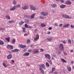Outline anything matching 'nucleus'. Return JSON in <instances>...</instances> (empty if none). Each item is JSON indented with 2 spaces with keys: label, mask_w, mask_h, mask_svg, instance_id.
Masks as SVG:
<instances>
[{
  "label": "nucleus",
  "mask_w": 74,
  "mask_h": 74,
  "mask_svg": "<svg viewBox=\"0 0 74 74\" xmlns=\"http://www.w3.org/2000/svg\"><path fill=\"white\" fill-rule=\"evenodd\" d=\"M62 17L65 19H71V17H70L68 15H66L65 14H63L62 15Z\"/></svg>",
  "instance_id": "obj_1"
},
{
  "label": "nucleus",
  "mask_w": 74,
  "mask_h": 74,
  "mask_svg": "<svg viewBox=\"0 0 74 74\" xmlns=\"http://www.w3.org/2000/svg\"><path fill=\"white\" fill-rule=\"evenodd\" d=\"M45 58L48 59H51V56L49 54L46 53L45 55Z\"/></svg>",
  "instance_id": "obj_2"
},
{
  "label": "nucleus",
  "mask_w": 74,
  "mask_h": 74,
  "mask_svg": "<svg viewBox=\"0 0 74 74\" xmlns=\"http://www.w3.org/2000/svg\"><path fill=\"white\" fill-rule=\"evenodd\" d=\"M40 14L43 16H47L48 15V13L47 12H42L40 13Z\"/></svg>",
  "instance_id": "obj_3"
},
{
  "label": "nucleus",
  "mask_w": 74,
  "mask_h": 74,
  "mask_svg": "<svg viewBox=\"0 0 74 74\" xmlns=\"http://www.w3.org/2000/svg\"><path fill=\"white\" fill-rule=\"evenodd\" d=\"M39 68L40 69H44L45 70V65L44 64H42L39 66Z\"/></svg>",
  "instance_id": "obj_4"
},
{
  "label": "nucleus",
  "mask_w": 74,
  "mask_h": 74,
  "mask_svg": "<svg viewBox=\"0 0 74 74\" xmlns=\"http://www.w3.org/2000/svg\"><path fill=\"white\" fill-rule=\"evenodd\" d=\"M7 47L8 49H13V46L9 45H8L7 46Z\"/></svg>",
  "instance_id": "obj_5"
},
{
  "label": "nucleus",
  "mask_w": 74,
  "mask_h": 74,
  "mask_svg": "<svg viewBox=\"0 0 74 74\" xmlns=\"http://www.w3.org/2000/svg\"><path fill=\"white\" fill-rule=\"evenodd\" d=\"M30 8L32 10H36V8L33 5H30Z\"/></svg>",
  "instance_id": "obj_6"
},
{
  "label": "nucleus",
  "mask_w": 74,
  "mask_h": 74,
  "mask_svg": "<svg viewBox=\"0 0 74 74\" xmlns=\"http://www.w3.org/2000/svg\"><path fill=\"white\" fill-rule=\"evenodd\" d=\"M17 8V7H16V5H14L13 8H11L10 9V11H14V10H15V9H16Z\"/></svg>",
  "instance_id": "obj_7"
},
{
  "label": "nucleus",
  "mask_w": 74,
  "mask_h": 74,
  "mask_svg": "<svg viewBox=\"0 0 74 74\" xmlns=\"http://www.w3.org/2000/svg\"><path fill=\"white\" fill-rule=\"evenodd\" d=\"M59 48L60 50H63V45L61 44L59 47Z\"/></svg>",
  "instance_id": "obj_8"
},
{
  "label": "nucleus",
  "mask_w": 74,
  "mask_h": 74,
  "mask_svg": "<svg viewBox=\"0 0 74 74\" xmlns=\"http://www.w3.org/2000/svg\"><path fill=\"white\" fill-rule=\"evenodd\" d=\"M38 39H39V35L38 34H37L36 36V38H34V40L35 41H37Z\"/></svg>",
  "instance_id": "obj_9"
},
{
  "label": "nucleus",
  "mask_w": 74,
  "mask_h": 74,
  "mask_svg": "<svg viewBox=\"0 0 74 74\" xmlns=\"http://www.w3.org/2000/svg\"><path fill=\"white\" fill-rule=\"evenodd\" d=\"M28 8L29 6L27 5L25 6L24 7H22L23 10H27V9H28Z\"/></svg>",
  "instance_id": "obj_10"
},
{
  "label": "nucleus",
  "mask_w": 74,
  "mask_h": 74,
  "mask_svg": "<svg viewBox=\"0 0 74 74\" xmlns=\"http://www.w3.org/2000/svg\"><path fill=\"white\" fill-rule=\"evenodd\" d=\"M65 4H67V5H70V4H71V2L70 1H68L65 3Z\"/></svg>",
  "instance_id": "obj_11"
},
{
  "label": "nucleus",
  "mask_w": 74,
  "mask_h": 74,
  "mask_svg": "<svg viewBox=\"0 0 74 74\" xmlns=\"http://www.w3.org/2000/svg\"><path fill=\"white\" fill-rule=\"evenodd\" d=\"M70 26V24L68 23L67 24L64 25L63 26V27H68Z\"/></svg>",
  "instance_id": "obj_12"
},
{
  "label": "nucleus",
  "mask_w": 74,
  "mask_h": 74,
  "mask_svg": "<svg viewBox=\"0 0 74 74\" xmlns=\"http://www.w3.org/2000/svg\"><path fill=\"white\" fill-rule=\"evenodd\" d=\"M39 70L40 71L41 73L42 74H44V71L42 69V68H39Z\"/></svg>",
  "instance_id": "obj_13"
},
{
  "label": "nucleus",
  "mask_w": 74,
  "mask_h": 74,
  "mask_svg": "<svg viewBox=\"0 0 74 74\" xmlns=\"http://www.w3.org/2000/svg\"><path fill=\"white\" fill-rule=\"evenodd\" d=\"M29 53L28 52L25 53H24L23 56H29Z\"/></svg>",
  "instance_id": "obj_14"
},
{
  "label": "nucleus",
  "mask_w": 74,
  "mask_h": 74,
  "mask_svg": "<svg viewBox=\"0 0 74 74\" xmlns=\"http://www.w3.org/2000/svg\"><path fill=\"white\" fill-rule=\"evenodd\" d=\"M39 52L38 51V50L37 49H35L34 50V53L36 54V53H38Z\"/></svg>",
  "instance_id": "obj_15"
},
{
  "label": "nucleus",
  "mask_w": 74,
  "mask_h": 74,
  "mask_svg": "<svg viewBox=\"0 0 74 74\" xmlns=\"http://www.w3.org/2000/svg\"><path fill=\"white\" fill-rule=\"evenodd\" d=\"M7 58L8 59H11L12 58V55L11 54H10L7 56Z\"/></svg>",
  "instance_id": "obj_16"
},
{
  "label": "nucleus",
  "mask_w": 74,
  "mask_h": 74,
  "mask_svg": "<svg viewBox=\"0 0 74 74\" xmlns=\"http://www.w3.org/2000/svg\"><path fill=\"white\" fill-rule=\"evenodd\" d=\"M18 51H19V49H15L13 50H12L11 51L12 52H18Z\"/></svg>",
  "instance_id": "obj_17"
},
{
  "label": "nucleus",
  "mask_w": 74,
  "mask_h": 74,
  "mask_svg": "<svg viewBox=\"0 0 74 74\" xmlns=\"http://www.w3.org/2000/svg\"><path fill=\"white\" fill-rule=\"evenodd\" d=\"M66 69L68 71H69L70 72L71 71V67H70V66H67Z\"/></svg>",
  "instance_id": "obj_18"
},
{
  "label": "nucleus",
  "mask_w": 74,
  "mask_h": 74,
  "mask_svg": "<svg viewBox=\"0 0 74 74\" xmlns=\"http://www.w3.org/2000/svg\"><path fill=\"white\" fill-rule=\"evenodd\" d=\"M20 47L21 48H25L26 47V45H20Z\"/></svg>",
  "instance_id": "obj_19"
},
{
  "label": "nucleus",
  "mask_w": 74,
  "mask_h": 74,
  "mask_svg": "<svg viewBox=\"0 0 74 74\" xmlns=\"http://www.w3.org/2000/svg\"><path fill=\"white\" fill-rule=\"evenodd\" d=\"M61 60L62 62H63V63H67V61H66V60H65L64 59L62 58L61 59Z\"/></svg>",
  "instance_id": "obj_20"
},
{
  "label": "nucleus",
  "mask_w": 74,
  "mask_h": 74,
  "mask_svg": "<svg viewBox=\"0 0 74 74\" xmlns=\"http://www.w3.org/2000/svg\"><path fill=\"white\" fill-rule=\"evenodd\" d=\"M65 7H66V5H60V8H65Z\"/></svg>",
  "instance_id": "obj_21"
},
{
  "label": "nucleus",
  "mask_w": 74,
  "mask_h": 74,
  "mask_svg": "<svg viewBox=\"0 0 74 74\" xmlns=\"http://www.w3.org/2000/svg\"><path fill=\"white\" fill-rule=\"evenodd\" d=\"M55 67H52L51 69L52 71L51 72V73H53V71H55Z\"/></svg>",
  "instance_id": "obj_22"
},
{
  "label": "nucleus",
  "mask_w": 74,
  "mask_h": 74,
  "mask_svg": "<svg viewBox=\"0 0 74 74\" xmlns=\"http://www.w3.org/2000/svg\"><path fill=\"white\" fill-rule=\"evenodd\" d=\"M23 23H24V22L23 21H21L19 22V25L20 26H21V25H23Z\"/></svg>",
  "instance_id": "obj_23"
},
{
  "label": "nucleus",
  "mask_w": 74,
  "mask_h": 74,
  "mask_svg": "<svg viewBox=\"0 0 74 74\" xmlns=\"http://www.w3.org/2000/svg\"><path fill=\"white\" fill-rule=\"evenodd\" d=\"M56 6V4H51V6L53 8H55V7Z\"/></svg>",
  "instance_id": "obj_24"
},
{
  "label": "nucleus",
  "mask_w": 74,
  "mask_h": 74,
  "mask_svg": "<svg viewBox=\"0 0 74 74\" xmlns=\"http://www.w3.org/2000/svg\"><path fill=\"white\" fill-rule=\"evenodd\" d=\"M16 0H13V4L14 5H16V2L15 1Z\"/></svg>",
  "instance_id": "obj_25"
},
{
  "label": "nucleus",
  "mask_w": 74,
  "mask_h": 74,
  "mask_svg": "<svg viewBox=\"0 0 74 74\" xmlns=\"http://www.w3.org/2000/svg\"><path fill=\"white\" fill-rule=\"evenodd\" d=\"M0 45H4V42L1 40H0Z\"/></svg>",
  "instance_id": "obj_26"
},
{
  "label": "nucleus",
  "mask_w": 74,
  "mask_h": 74,
  "mask_svg": "<svg viewBox=\"0 0 74 74\" xmlns=\"http://www.w3.org/2000/svg\"><path fill=\"white\" fill-rule=\"evenodd\" d=\"M34 16H35V14H33L31 16V19H33L34 18Z\"/></svg>",
  "instance_id": "obj_27"
},
{
  "label": "nucleus",
  "mask_w": 74,
  "mask_h": 74,
  "mask_svg": "<svg viewBox=\"0 0 74 74\" xmlns=\"http://www.w3.org/2000/svg\"><path fill=\"white\" fill-rule=\"evenodd\" d=\"M5 40L7 41L8 42H10V38H5Z\"/></svg>",
  "instance_id": "obj_28"
},
{
  "label": "nucleus",
  "mask_w": 74,
  "mask_h": 74,
  "mask_svg": "<svg viewBox=\"0 0 74 74\" xmlns=\"http://www.w3.org/2000/svg\"><path fill=\"white\" fill-rule=\"evenodd\" d=\"M9 23H12L14 22V21L13 20H11L9 21Z\"/></svg>",
  "instance_id": "obj_29"
},
{
  "label": "nucleus",
  "mask_w": 74,
  "mask_h": 74,
  "mask_svg": "<svg viewBox=\"0 0 74 74\" xmlns=\"http://www.w3.org/2000/svg\"><path fill=\"white\" fill-rule=\"evenodd\" d=\"M48 62H49V63L51 65H52V61H51V60H48Z\"/></svg>",
  "instance_id": "obj_30"
},
{
  "label": "nucleus",
  "mask_w": 74,
  "mask_h": 74,
  "mask_svg": "<svg viewBox=\"0 0 74 74\" xmlns=\"http://www.w3.org/2000/svg\"><path fill=\"white\" fill-rule=\"evenodd\" d=\"M42 27H45V24L44 23H42L41 24Z\"/></svg>",
  "instance_id": "obj_31"
},
{
  "label": "nucleus",
  "mask_w": 74,
  "mask_h": 74,
  "mask_svg": "<svg viewBox=\"0 0 74 74\" xmlns=\"http://www.w3.org/2000/svg\"><path fill=\"white\" fill-rule=\"evenodd\" d=\"M15 42V40L14 39H13L12 41V44H14Z\"/></svg>",
  "instance_id": "obj_32"
},
{
  "label": "nucleus",
  "mask_w": 74,
  "mask_h": 74,
  "mask_svg": "<svg viewBox=\"0 0 74 74\" xmlns=\"http://www.w3.org/2000/svg\"><path fill=\"white\" fill-rule=\"evenodd\" d=\"M16 5L17 8H19V7H21V5L19 4H18Z\"/></svg>",
  "instance_id": "obj_33"
},
{
  "label": "nucleus",
  "mask_w": 74,
  "mask_h": 74,
  "mask_svg": "<svg viewBox=\"0 0 74 74\" xmlns=\"http://www.w3.org/2000/svg\"><path fill=\"white\" fill-rule=\"evenodd\" d=\"M22 29H23V32H26V31L25 30V29H26V28H23V27H22Z\"/></svg>",
  "instance_id": "obj_34"
},
{
  "label": "nucleus",
  "mask_w": 74,
  "mask_h": 74,
  "mask_svg": "<svg viewBox=\"0 0 74 74\" xmlns=\"http://www.w3.org/2000/svg\"><path fill=\"white\" fill-rule=\"evenodd\" d=\"M56 1H60L62 3H63L64 2V1H63V0H55Z\"/></svg>",
  "instance_id": "obj_35"
},
{
  "label": "nucleus",
  "mask_w": 74,
  "mask_h": 74,
  "mask_svg": "<svg viewBox=\"0 0 74 74\" xmlns=\"http://www.w3.org/2000/svg\"><path fill=\"white\" fill-rule=\"evenodd\" d=\"M46 65L47 66V67H49V64L47 62H46Z\"/></svg>",
  "instance_id": "obj_36"
},
{
  "label": "nucleus",
  "mask_w": 74,
  "mask_h": 74,
  "mask_svg": "<svg viewBox=\"0 0 74 74\" xmlns=\"http://www.w3.org/2000/svg\"><path fill=\"white\" fill-rule=\"evenodd\" d=\"M68 42L69 43V44H71V40L70 39H69L68 40Z\"/></svg>",
  "instance_id": "obj_37"
},
{
  "label": "nucleus",
  "mask_w": 74,
  "mask_h": 74,
  "mask_svg": "<svg viewBox=\"0 0 74 74\" xmlns=\"http://www.w3.org/2000/svg\"><path fill=\"white\" fill-rule=\"evenodd\" d=\"M32 27H32V26L28 25V27L27 28H28V29H32Z\"/></svg>",
  "instance_id": "obj_38"
},
{
  "label": "nucleus",
  "mask_w": 74,
  "mask_h": 74,
  "mask_svg": "<svg viewBox=\"0 0 74 74\" xmlns=\"http://www.w3.org/2000/svg\"><path fill=\"white\" fill-rule=\"evenodd\" d=\"M6 17L8 18V19H10V16H6Z\"/></svg>",
  "instance_id": "obj_39"
},
{
  "label": "nucleus",
  "mask_w": 74,
  "mask_h": 74,
  "mask_svg": "<svg viewBox=\"0 0 74 74\" xmlns=\"http://www.w3.org/2000/svg\"><path fill=\"white\" fill-rule=\"evenodd\" d=\"M39 18H40V19H43L44 18V17L42 16H40Z\"/></svg>",
  "instance_id": "obj_40"
},
{
  "label": "nucleus",
  "mask_w": 74,
  "mask_h": 74,
  "mask_svg": "<svg viewBox=\"0 0 74 74\" xmlns=\"http://www.w3.org/2000/svg\"><path fill=\"white\" fill-rule=\"evenodd\" d=\"M5 29L4 28L0 27V30H4Z\"/></svg>",
  "instance_id": "obj_41"
},
{
  "label": "nucleus",
  "mask_w": 74,
  "mask_h": 74,
  "mask_svg": "<svg viewBox=\"0 0 74 74\" xmlns=\"http://www.w3.org/2000/svg\"><path fill=\"white\" fill-rule=\"evenodd\" d=\"M71 27L72 29H74V25H71Z\"/></svg>",
  "instance_id": "obj_42"
},
{
  "label": "nucleus",
  "mask_w": 74,
  "mask_h": 74,
  "mask_svg": "<svg viewBox=\"0 0 74 74\" xmlns=\"http://www.w3.org/2000/svg\"><path fill=\"white\" fill-rule=\"evenodd\" d=\"M25 27H26V28H27L28 27V25H27V24H25Z\"/></svg>",
  "instance_id": "obj_43"
},
{
  "label": "nucleus",
  "mask_w": 74,
  "mask_h": 74,
  "mask_svg": "<svg viewBox=\"0 0 74 74\" xmlns=\"http://www.w3.org/2000/svg\"><path fill=\"white\" fill-rule=\"evenodd\" d=\"M24 17H25V18H29V17H30V16H27L26 15H24Z\"/></svg>",
  "instance_id": "obj_44"
},
{
  "label": "nucleus",
  "mask_w": 74,
  "mask_h": 74,
  "mask_svg": "<svg viewBox=\"0 0 74 74\" xmlns=\"http://www.w3.org/2000/svg\"><path fill=\"white\" fill-rule=\"evenodd\" d=\"M3 66L4 67L7 66H6V65H5V63H4V62H3Z\"/></svg>",
  "instance_id": "obj_45"
},
{
  "label": "nucleus",
  "mask_w": 74,
  "mask_h": 74,
  "mask_svg": "<svg viewBox=\"0 0 74 74\" xmlns=\"http://www.w3.org/2000/svg\"><path fill=\"white\" fill-rule=\"evenodd\" d=\"M26 23H29V20L27 19L26 20Z\"/></svg>",
  "instance_id": "obj_46"
},
{
  "label": "nucleus",
  "mask_w": 74,
  "mask_h": 74,
  "mask_svg": "<svg viewBox=\"0 0 74 74\" xmlns=\"http://www.w3.org/2000/svg\"><path fill=\"white\" fill-rule=\"evenodd\" d=\"M28 52H30V53H31L32 52V50H28Z\"/></svg>",
  "instance_id": "obj_47"
},
{
  "label": "nucleus",
  "mask_w": 74,
  "mask_h": 74,
  "mask_svg": "<svg viewBox=\"0 0 74 74\" xmlns=\"http://www.w3.org/2000/svg\"><path fill=\"white\" fill-rule=\"evenodd\" d=\"M47 40L49 41H51V39L50 38H48L47 39Z\"/></svg>",
  "instance_id": "obj_48"
},
{
  "label": "nucleus",
  "mask_w": 74,
  "mask_h": 74,
  "mask_svg": "<svg viewBox=\"0 0 74 74\" xmlns=\"http://www.w3.org/2000/svg\"><path fill=\"white\" fill-rule=\"evenodd\" d=\"M27 41L28 42H30V40L29 39H27Z\"/></svg>",
  "instance_id": "obj_49"
},
{
  "label": "nucleus",
  "mask_w": 74,
  "mask_h": 74,
  "mask_svg": "<svg viewBox=\"0 0 74 74\" xmlns=\"http://www.w3.org/2000/svg\"><path fill=\"white\" fill-rule=\"evenodd\" d=\"M62 25H63V24H60L59 25V26L60 27H62Z\"/></svg>",
  "instance_id": "obj_50"
},
{
  "label": "nucleus",
  "mask_w": 74,
  "mask_h": 74,
  "mask_svg": "<svg viewBox=\"0 0 74 74\" xmlns=\"http://www.w3.org/2000/svg\"><path fill=\"white\" fill-rule=\"evenodd\" d=\"M37 31V29H35L34 30V32H35V33H36V32Z\"/></svg>",
  "instance_id": "obj_51"
},
{
  "label": "nucleus",
  "mask_w": 74,
  "mask_h": 74,
  "mask_svg": "<svg viewBox=\"0 0 74 74\" xmlns=\"http://www.w3.org/2000/svg\"><path fill=\"white\" fill-rule=\"evenodd\" d=\"M62 42L63 43V44H66V41H63Z\"/></svg>",
  "instance_id": "obj_52"
},
{
  "label": "nucleus",
  "mask_w": 74,
  "mask_h": 74,
  "mask_svg": "<svg viewBox=\"0 0 74 74\" xmlns=\"http://www.w3.org/2000/svg\"><path fill=\"white\" fill-rule=\"evenodd\" d=\"M55 26H58V24H57V23H55Z\"/></svg>",
  "instance_id": "obj_53"
},
{
  "label": "nucleus",
  "mask_w": 74,
  "mask_h": 74,
  "mask_svg": "<svg viewBox=\"0 0 74 74\" xmlns=\"http://www.w3.org/2000/svg\"><path fill=\"white\" fill-rule=\"evenodd\" d=\"M52 27H50L48 29V30H51V29H52Z\"/></svg>",
  "instance_id": "obj_54"
},
{
  "label": "nucleus",
  "mask_w": 74,
  "mask_h": 74,
  "mask_svg": "<svg viewBox=\"0 0 74 74\" xmlns=\"http://www.w3.org/2000/svg\"><path fill=\"white\" fill-rule=\"evenodd\" d=\"M40 49L41 51H44V50L42 49Z\"/></svg>",
  "instance_id": "obj_55"
},
{
  "label": "nucleus",
  "mask_w": 74,
  "mask_h": 74,
  "mask_svg": "<svg viewBox=\"0 0 74 74\" xmlns=\"http://www.w3.org/2000/svg\"><path fill=\"white\" fill-rule=\"evenodd\" d=\"M12 63H14L15 61H14V60H12Z\"/></svg>",
  "instance_id": "obj_56"
},
{
  "label": "nucleus",
  "mask_w": 74,
  "mask_h": 74,
  "mask_svg": "<svg viewBox=\"0 0 74 74\" xmlns=\"http://www.w3.org/2000/svg\"><path fill=\"white\" fill-rule=\"evenodd\" d=\"M27 36V34H24V36Z\"/></svg>",
  "instance_id": "obj_57"
},
{
  "label": "nucleus",
  "mask_w": 74,
  "mask_h": 74,
  "mask_svg": "<svg viewBox=\"0 0 74 74\" xmlns=\"http://www.w3.org/2000/svg\"><path fill=\"white\" fill-rule=\"evenodd\" d=\"M54 74H58V73H57V72L55 71V72H54Z\"/></svg>",
  "instance_id": "obj_58"
},
{
  "label": "nucleus",
  "mask_w": 74,
  "mask_h": 74,
  "mask_svg": "<svg viewBox=\"0 0 74 74\" xmlns=\"http://www.w3.org/2000/svg\"><path fill=\"white\" fill-rule=\"evenodd\" d=\"M50 32H47V34H50Z\"/></svg>",
  "instance_id": "obj_59"
},
{
  "label": "nucleus",
  "mask_w": 74,
  "mask_h": 74,
  "mask_svg": "<svg viewBox=\"0 0 74 74\" xmlns=\"http://www.w3.org/2000/svg\"><path fill=\"white\" fill-rule=\"evenodd\" d=\"M70 51L71 52H73V50H71Z\"/></svg>",
  "instance_id": "obj_60"
},
{
  "label": "nucleus",
  "mask_w": 74,
  "mask_h": 74,
  "mask_svg": "<svg viewBox=\"0 0 74 74\" xmlns=\"http://www.w3.org/2000/svg\"><path fill=\"white\" fill-rule=\"evenodd\" d=\"M38 7H37L36 8V10H38Z\"/></svg>",
  "instance_id": "obj_61"
},
{
  "label": "nucleus",
  "mask_w": 74,
  "mask_h": 74,
  "mask_svg": "<svg viewBox=\"0 0 74 74\" xmlns=\"http://www.w3.org/2000/svg\"><path fill=\"white\" fill-rule=\"evenodd\" d=\"M71 63L72 64H73V63H74V62L73 61H71Z\"/></svg>",
  "instance_id": "obj_62"
},
{
  "label": "nucleus",
  "mask_w": 74,
  "mask_h": 74,
  "mask_svg": "<svg viewBox=\"0 0 74 74\" xmlns=\"http://www.w3.org/2000/svg\"><path fill=\"white\" fill-rule=\"evenodd\" d=\"M52 12H53V13H54V12H55V11H52Z\"/></svg>",
  "instance_id": "obj_63"
},
{
  "label": "nucleus",
  "mask_w": 74,
  "mask_h": 74,
  "mask_svg": "<svg viewBox=\"0 0 74 74\" xmlns=\"http://www.w3.org/2000/svg\"><path fill=\"white\" fill-rule=\"evenodd\" d=\"M52 60H53V58H52Z\"/></svg>",
  "instance_id": "obj_64"
}]
</instances>
